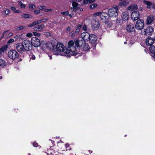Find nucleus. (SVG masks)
<instances>
[{
	"mask_svg": "<svg viewBox=\"0 0 155 155\" xmlns=\"http://www.w3.org/2000/svg\"><path fill=\"white\" fill-rule=\"evenodd\" d=\"M140 14L139 12H134L131 14V18L133 20H137L140 18Z\"/></svg>",
	"mask_w": 155,
	"mask_h": 155,
	"instance_id": "nucleus-11",
	"label": "nucleus"
},
{
	"mask_svg": "<svg viewBox=\"0 0 155 155\" xmlns=\"http://www.w3.org/2000/svg\"><path fill=\"white\" fill-rule=\"evenodd\" d=\"M2 76H0V79H2Z\"/></svg>",
	"mask_w": 155,
	"mask_h": 155,
	"instance_id": "nucleus-64",
	"label": "nucleus"
},
{
	"mask_svg": "<svg viewBox=\"0 0 155 155\" xmlns=\"http://www.w3.org/2000/svg\"><path fill=\"white\" fill-rule=\"evenodd\" d=\"M154 40L153 38L149 37L146 39V43L147 45L151 46L153 44H154Z\"/></svg>",
	"mask_w": 155,
	"mask_h": 155,
	"instance_id": "nucleus-14",
	"label": "nucleus"
},
{
	"mask_svg": "<svg viewBox=\"0 0 155 155\" xmlns=\"http://www.w3.org/2000/svg\"><path fill=\"white\" fill-rule=\"evenodd\" d=\"M87 26L85 25H84L82 27V29L84 31H86L87 29Z\"/></svg>",
	"mask_w": 155,
	"mask_h": 155,
	"instance_id": "nucleus-42",
	"label": "nucleus"
},
{
	"mask_svg": "<svg viewBox=\"0 0 155 155\" xmlns=\"http://www.w3.org/2000/svg\"><path fill=\"white\" fill-rule=\"evenodd\" d=\"M144 26V21L143 20H138L135 25V27L137 29L140 30L143 28Z\"/></svg>",
	"mask_w": 155,
	"mask_h": 155,
	"instance_id": "nucleus-8",
	"label": "nucleus"
},
{
	"mask_svg": "<svg viewBox=\"0 0 155 155\" xmlns=\"http://www.w3.org/2000/svg\"><path fill=\"white\" fill-rule=\"evenodd\" d=\"M124 44H127V42L126 41H125L124 42Z\"/></svg>",
	"mask_w": 155,
	"mask_h": 155,
	"instance_id": "nucleus-63",
	"label": "nucleus"
},
{
	"mask_svg": "<svg viewBox=\"0 0 155 155\" xmlns=\"http://www.w3.org/2000/svg\"><path fill=\"white\" fill-rule=\"evenodd\" d=\"M2 52L0 50V57L1 56V55H2Z\"/></svg>",
	"mask_w": 155,
	"mask_h": 155,
	"instance_id": "nucleus-62",
	"label": "nucleus"
},
{
	"mask_svg": "<svg viewBox=\"0 0 155 155\" xmlns=\"http://www.w3.org/2000/svg\"><path fill=\"white\" fill-rule=\"evenodd\" d=\"M51 11V9H46L45 10V11L47 12Z\"/></svg>",
	"mask_w": 155,
	"mask_h": 155,
	"instance_id": "nucleus-54",
	"label": "nucleus"
},
{
	"mask_svg": "<svg viewBox=\"0 0 155 155\" xmlns=\"http://www.w3.org/2000/svg\"><path fill=\"white\" fill-rule=\"evenodd\" d=\"M153 21V17L152 16H149L147 19V23L148 24H151Z\"/></svg>",
	"mask_w": 155,
	"mask_h": 155,
	"instance_id": "nucleus-22",
	"label": "nucleus"
},
{
	"mask_svg": "<svg viewBox=\"0 0 155 155\" xmlns=\"http://www.w3.org/2000/svg\"><path fill=\"white\" fill-rule=\"evenodd\" d=\"M25 26H21L20 27H17L16 28V29L17 30H20L22 29L25 28Z\"/></svg>",
	"mask_w": 155,
	"mask_h": 155,
	"instance_id": "nucleus-38",
	"label": "nucleus"
},
{
	"mask_svg": "<svg viewBox=\"0 0 155 155\" xmlns=\"http://www.w3.org/2000/svg\"><path fill=\"white\" fill-rule=\"evenodd\" d=\"M122 20L124 21H127L129 18V15L127 12H123L121 15Z\"/></svg>",
	"mask_w": 155,
	"mask_h": 155,
	"instance_id": "nucleus-15",
	"label": "nucleus"
},
{
	"mask_svg": "<svg viewBox=\"0 0 155 155\" xmlns=\"http://www.w3.org/2000/svg\"><path fill=\"white\" fill-rule=\"evenodd\" d=\"M97 4L96 3L90 5V7L91 9H94L97 7Z\"/></svg>",
	"mask_w": 155,
	"mask_h": 155,
	"instance_id": "nucleus-36",
	"label": "nucleus"
},
{
	"mask_svg": "<svg viewBox=\"0 0 155 155\" xmlns=\"http://www.w3.org/2000/svg\"><path fill=\"white\" fill-rule=\"evenodd\" d=\"M130 0H124L123 2L119 3V5L120 6H124L127 5L129 3Z\"/></svg>",
	"mask_w": 155,
	"mask_h": 155,
	"instance_id": "nucleus-20",
	"label": "nucleus"
},
{
	"mask_svg": "<svg viewBox=\"0 0 155 155\" xmlns=\"http://www.w3.org/2000/svg\"><path fill=\"white\" fill-rule=\"evenodd\" d=\"M95 0H89V2L90 3H92L94 2Z\"/></svg>",
	"mask_w": 155,
	"mask_h": 155,
	"instance_id": "nucleus-56",
	"label": "nucleus"
},
{
	"mask_svg": "<svg viewBox=\"0 0 155 155\" xmlns=\"http://www.w3.org/2000/svg\"><path fill=\"white\" fill-rule=\"evenodd\" d=\"M153 28L151 27H148L144 31V34L147 35H151L153 32Z\"/></svg>",
	"mask_w": 155,
	"mask_h": 155,
	"instance_id": "nucleus-10",
	"label": "nucleus"
},
{
	"mask_svg": "<svg viewBox=\"0 0 155 155\" xmlns=\"http://www.w3.org/2000/svg\"><path fill=\"white\" fill-rule=\"evenodd\" d=\"M88 39L91 43L95 44L97 41V37L95 35L91 34Z\"/></svg>",
	"mask_w": 155,
	"mask_h": 155,
	"instance_id": "nucleus-12",
	"label": "nucleus"
},
{
	"mask_svg": "<svg viewBox=\"0 0 155 155\" xmlns=\"http://www.w3.org/2000/svg\"><path fill=\"white\" fill-rule=\"evenodd\" d=\"M49 56V58H50V59H52V57H51V56Z\"/></svg>",
	"mask_w": 155,
	"mask_h": 155,
	"instance_id": "nucleus-60",
	"label": "nucleus"
},
{
	"mask_svg": "<svg viewBox=\"0 0 155 155\" xmlns=\"http://www.w3.org/2000/svg\"><path fill=\"white\" fill-rule=\"evenodd\" d=\"M126 30L128 32H131L135 31L134 27V25L130 23L127 25Z\"/></svg>",
	"mask_w": 155,
	"mask_h": 155,
	"instance_id": "nucleus-13",
	"label": "nucleus"
},
{
	"mask_svg": "<svg viewBox=\"0 0 155 155\" xmlns=\"http://www.w3.org/2000/svg\"><path fill=\"white\" fill-rule=\"evenodd\" d=\"M30 43L31 46L32 45L35 47L39 46L40 44V40L36 37L32 38L31 40V42H30Z\"/></svg>",
	"mask_w": 155,
	"mask_h": 155,
	"instance_id": "nucleus-6",
	"label": "nucleus"
},
{
	"mask_svg": "<svg viewBox=\"0 0 155 155\" xmlns=\"http://www.w3.org/2000/svg\"><path fill=\"white\" fill-rule=\"evenodd\" d=\"M74 45L78 48L79 51L75 55L77 54L80 52V48L82 47L83 49L85 51H88L90 48V46L88 44L85 43L84 40L81 39L79 41H76L74 43Z\"/></svg>",
	"mask_w": 155,
	"mask_h": 155,
	"instance_id": "nucleus-3",
	"label": "nucleus"
},
{
	"mask_svg": "<svg viewBox=\"0 0 155 155\" xmlns=\"http://www.w3.org/2000/svg\"><path fill=\"white\" fill-rule=\"evenodd\" d=\"M8 47L7 45H5L3 46L2 48H0V50L2 52L6 50Z\"/></svg>",
	"mask_w": 155,
	"mask_h": 155,
	"instance_id": "nucleus-26",
	"label": "nucleus"
},
{
	"mask_svg": "<svg viewBox=\"0 0 155 155\" xmlns=\"http://www.w3.org/2000/svg\"><path fill=\"white\" fill-rule=\"evenodd\" d=\"M37 23L38 24H39L42 22V20H38L37 21H36Z\"/></svg>",
	"mask_w": 155,
	"mask_h": 155,
	"instance_id": "nucleus-47",
	"label": "nucleus"
},
{
	"mask_svg": "<svg viewBox=\"0 0 155 155\" xmlns=\"http://www.w3.org/2000/svg\"><path fill=\"white\" fill-rule=\"evenodd\" d=\"M11 9L12 10H14V11L16 10V8L14 7H12L11 8Z\"/></svg>",
	"mask_w": 155,
	"mask_h": 155,
	"instance_id": "nucleus-53",
	"label": "nucleus"
},
{
	"mask_svg": "<svg viewBox=\"0 0 155 155\" xmlns=\"http://www.w3.org/2000/svg\"><path fill=\"white\" fill-rule=\"evenodd\" d=\"M22 17L25 18H31L32 16L28 14H24L22 15Z\"/></svg>",
	"mask_w": 155,
	"mask_h": 155,
	"instance_id": "nucleus-29",
	"label": "nucleus"
},
{
	"mask_svg": "<svg viewBox=\"0 0 155 155\" xmlns=\"http://www.w3.org/2000/svg\"><path fill=\"white\" fill-rule=\"evenodd\" d=\"M14 38L15 41H17L18 38L21 39V37L19 35L17 34L14 36Z\"/></svg>",
	"mask_w": 155,
	"mask_h": 155,
	"instance_id": "nucleus-34",
	"label": "nucleus"
},
{
	"mask_svg": "<svg viewBox=\"0 0 155 155\" xmlns=\"http://www.w3.org/2000/svg\"><path fill=\"white\" fill-rule=\"evenodd\" d=\"M14 12L15 13H21V11L20 10H15Z\"/></svg>",
	"mask_w": 155,
	"mask_h": 155,
	"instance_id": "nucleus-48",
	"label": "nucleus"
},
{
	"mask_svg": "<svg viewBox=\"0 0 155 155\" xmlns=\"http://www.w3.org/2000/svg\"><path fill=\"white\" fill-rule=\"evenodd\" d=\"M74 44V42L73 40L70 41L68 43L67 48L64 49L63 44L59 42L57 43L56 46L52 44L51 49L54 54L56 55H64L65 53L76 54L79 51V50Z\"/></svg>",
	"mask_w": 155,
	"mask_h": 155,
	"instance_id": "nucleus-1",
	"label": "nucleus"
},
{
	"mask_svg": "<svg viewBox=\"0 0 155 155\" xmlns=\"http://www.w3.org/2000/svg\"><path fill=\"white\" fill-rule=\"evenodd\" d=\"M41 49L42 50L44 51L48 49L49 50L51 49L52 43L50 42H48L46 43L44 41H41L40 44Z\"/></svg>",
	"mask_w": 155,
	"mask_h": 155,
	"instance_id": "nucleus-5",
	"label": "nucleus"
},
{
	"mask_svg": "<svg viewBox=\"0 0 155 155\" xmlns=\"http://www.w3.org/2000/svg\"><path fill=\"white\" fill-rule=\"evenodd\" d=\"M5 34H8V36H11L13 35L12 33L9 32L8 31H5L3 33L4 35Z\"/></svg>",
	"mask_w": 155,
	"mask_h": 155,
	"instance_id": "nucleus-28",
	"label": "nucleus"
},
{
	"mask_svg": "<svg viewBox=\"0 0 155 155\" xmlns=\"http://www.w3.org/2000/svg\"><path fill=\"white\" fill-rule=\"evenodd\" d=\"M34 12L35 14H38L40 12V11L39 10H37L34 11Z\"/></svg>",
	"mask_w": 155,
	"mask_h": 155,
	"instance_id": "nucleus-46",
	"label": "nucleus"
},
{
	"mask_svg": "<svg viewBox=\"0 0 155 155\" xmlns=\"http://www.w3.org/2000/svg\"><path fill=\"white\" fill-rule=\"evenodd\" d=\"M37 25L36 21H34L32 24H30L28 26V27H32Z\"/></svg>",
	"mask_w": 155,
	"mask_h": 155,
	"instance_id": "nucleus-32",
	"label": "nucleus"
},
{
	"mask_svg": "<svg viewBox=\"0 0 155 155\" xmlns=\"http://www.w3.org/2000/svg\"><path fill=\"white\" fill-rule=\"evenodd\" d=\"M78 2H80L82 1V0H76Z\"/></svg>",
	"mask_w": 155,
	"mask_h": 155,
	"instance_id": "nucleus-59",
	"label": "nucleus"
},
{
	"mask_svg": "<svg viewBox=\"0 0 155 155\" xmlns=\"http://www.w3.org/2000/svg\"><path fill=\"white\" fill-rule=\"evenodd\" d=\"M150 55L155 59V52L154 53L150 54Z\"/></svg>",
	"mask_w": 155,
	"mask_h": 155,
	"instance_id": "nucleus-49",
	"label": "nucleus"
},
{
	"mask_svg": "<svg viewBox=\"0 0 155 155\" xmlns=\"http://www.w3.org/2000/svg\"><path fill=\"white\" fill-rule=\"evenodd\" d=\"M45 28V25L43 24L39 25L33 28L34 30L36 31H41Z\"/></svg>",
	"mask_w": 155,
	"mask_h": 155,
	"instance_id": "nucleus-17",
	"label": "nucleus"
},
{
	"mask_svg": "<svg viewBox=\"0 0 155 155\" xmlns=\"http://www.w3.org/2000/svg\"><path fill=\"white\" fill-rule=\"evenodd\" d=\"M71 29V28L70 26L68 27L66 29V31H69Z\"/></svg>",
	"mask_w": 155,
	"mask_h": 155,
	"instance_id": "nucleus-51",
	"label": "nucleus"
},
{
	"mask_svg": "<svg viewBox=\"0 0 155 155\" xmlns=\"http://www.w3.org/2000/svg\"><path fill=\"white\" fill-rule=\"evenodd\" d=\"M33 35V34L31 33H29L26 34V36L28 38L31 37Z\"/></svg>",
	"mask_w": 155,
	"mask_h": 155,
	"instance_id": "nucleus-41",
	"label": "nucleus"
},
{
	"mask_svg": "<svg viewBox=\"0 0 155 155\" xmlns=\"http://www.w3.org/2000/svg\"><path fill=\"white\" fill-rule=\"evenodd\" d=\"M29 56L30 58L29 61L31 60H34L35 59V56L31 53H30L29 54Z\"/></svg>",
	"mask_w": 155,
	"mask_h": 155,
	"instance_id": "nucleus-24",
	"label": "nucleus"
},
{
	"mask_svg": "<svg viewBox=\"0 0 155 155\" xmlns=\"http://www.w3.org/2000/svg\"><path fill=\"white\" fill-rule=\"evenodd\" d=\"M118 11V8L117 6H115L114 7L109 8L108 10V15L111 18H116L118 16L117 11Z\"/></svg>",
	"mask_w": 155,
	"mask_h": 155,
	"instance_id": "nucleus-4",
	"label": "nucleus"
},
{
	"mask_svg": "<svg viewBox=\"0 0 155 155\" xmlns=\"http://www.w3.org/2000/svg\"><path fill=\"white\" fill-rule=\"evenodd\" d=\"M144 2L146 5H147L148 6V7H147V8H150L149 6H150L151 5V3L150 2L147 1H144Z\"/></svg>",
	"mask_w": 155,
	"mask_h": 155,
	"instance_id": "nucleus-37",
	"label": "nucleus"
},
{
	"mask_svg": "<svg viewBox=\"0 0 155 155\" xmlns=\"http://www.w3.org/2000/svg\"><path fill=\"white\" fill-rule=\"evenodd\" d=\"M61 14L64 15H67L69 14V12L68 11H66L65 12H61Z\"/></svg>",
	"mask_w": 155,
	"mask_h": 155,
	"instance_id": "nucleus-40",
	"label": "nucleus"
},
{
	"mask_svg": "<svg viewBox=\"0 0 155 155\" xmlns=\"http://www.w3.org/2000/svg\"><path fill=\"white\" fill-rule=\"evenodd\" d=\"M91 27L94 29H97L100 26V24L98 21L95 20H92L91 23Z\"/></svg>",
	"mask_w": 155,
	"mask_h": 155,
	"instance_id": "nucleus-9",
	"label": "nucleus"
},
{
	"mask_svg": "<svg viewBox=\"0 0 155 155\" xmlns=\"http://www.w3.org/2000/svg\"><path fill=\"white\" fill-rule=\"evenodd\" d=\"M65 146L66 148H68L69 147V145L68 144H66L65 145Z\"/></svg>",
	"mask_w": 155,
	"mask_h": 155,
	"instance_id": "nucleus-55",
	"label": "nucleus"
},
{
	"mask_svg": "<svg viewBox=\"0 0 155 155\" xmlns=\"http://www.w3.org/2000/svg\"><path fill=\"white\" fill-rule=\"evenodd\" d=\"M41 20L42 22H45L47 21L48 20V19L47 18H44Z\"/></svg>",
	"mask_w": 155,
	"mask_h": 155,
	"instance_id": "nucleus-52",
	"label": "nucleus"
},
{
	"mask_svg": "<svg viewBox=\"0 0 155 155\" xmlns=\"http://www.w3.org/2000/svg\"><path fill=\"white\" fill-rule=\"evenodd\" d=\"M150 54L155 52V46L154 45H152L150 48Z\"/></svg>",
	"mask_w": 155,
	"mask_h": 155,
	"instance_id": "nucleus-23",
	"label": "nucleus"
},
{
	"mask_svg": "<svg viewBox=\"0 0 155 155\" xmlns=\"http://www.w3.org/2000/svg\"><path fill=\"white\" fill-rule=\"evenodd\" d=\"M18 4L20 5V7L21 8H25L26 7L25 4H23L22 1H18Z\"/></svg>",
	"mask_w": 155,
	"mask_h": 155,
	"instance_id": "nucleus-25",
	"label": "nucleus"
},
{
	"mask_svg": "<svg viewBox=\"0 0 155 155\" xmlns=\"http://www.w3.org/2000/svg\"><path fill=\"white\" fill-rule=\"evenodd\" d=\"M101 13V12H96L93 14V16L94 17H100Z\"/></svg>",
	"mask_w": 155,
	"mask_h": 155,
	"instance_id": "nucleus-31",
	"label": "nucleus"
},
{
	"mask_svg": "<svg viewBox=\"0 0 155 155\" xmlns=\"http://www.w3.org/2000/svg\"><path fill=\"white\" fill-rule=\"evenodd\" d=\"M14 41V40L13 38H11L9 39L7 42V44L8 45L10 44L11 43H13Z\"/></svg>",
	"mask_w": 155,
	"mask_h": 155,
	"instance_id": "nucleus-35",
	"label": "nucleus"
},
{
	"mask_svg": "<svg viewBox=\"0 0 155 155\" xmlns=\"http://www.w3.org/2000/svg\"><path fill=\"white\" fill-rule=\"evenodd\" d=\"M6 63L5 61L4 60L0 58V67L4 68L6 66Z\"/></svg>",
	"mask_w": 155,
	"mask_h": 155,
	"instance_id": "nucleus-21",
	"label": "nucleus"
},
{
	"mask_svg": "<svg viewBox=\"0 0 155 155\" xmlns=\"http://www.w3.org/2000/svg\"><path fill=\"white\" fill-rule=\"evenodd\" d=\"M15 47L18 51L21 53L28 51L31 48L30 41L28 40H25L22 43H17Z\"/></svg>",
	"mask_w": 155,
	"mask_h": 155,
	"instance_id": "nucleus-2",
	"label": "nucleus"
},
{
	"mask_svg": "<svg viewBox=\"0 0 155 155\" xmlns=\"http://www.w3.org/2000/svg\"><path fill=\"white\" fill-rule=\"evenodd\" d=\"M69 35L71 36H72L73 35V33L72 32H71L69 33Z\"/></svg>",
	"mask_w": 155,
	"mask_h": 155,
	"instance_id": "nucleus-57",
	"label": "nucleus"
},
{
	"mask_svg": "<svg viewBox=\"0 0 155 155\" xmlns=\"http://www.w3.org/2000/svg\"><path fill=\"white\" fill-rule=\"evenodd\" d=\"M84 0V1H83L84 3L85 4H87L89 2V0Z\"/></svg>",
	"mask_w": 155,
	"mask_h": 155,
	"instance_id": "nucleus-50",
	"label": "nucleus"
},
{
	"mask_svg": "<svg viewBox=\"0 0 155 155\" xmlns=\"http://www.w3.org/2000/svg\"><path fill=\"white\" fill-rule=\"evenodd\" d=\"M72 6L75 9H78V4L76 2H73L72 4Z\"/></svg>",
	"mask_w": 155,
	"mask_h": 155,
	"instance_id": "nucleus-30",
	"label": "nucleus"
},
{
	"mask_svg": "<svg viewBox=\"0 0 155 155\" xmlns=\"http://www.w3.org/2000/svg\"><path fill=\"white\" fill-rule=\"evenodd\" d=\"M33 34L34 36H37L38 37H39L41 35L40 33L36 32H33Z\"/></svg>",
	"mask_w": 155,
	"mask_h": 155,
	"instance_id": "nucleus-39",
	"label": "nucleus"
},
{
	"mask_svg": "<svg viewBox=\"0 0 155 155\" xmlns=\"http://www.w3.org/2000/svg\"><path fill=\"white\" fill-rule=\"evenodd\" d=\"M82 25H78L77 26V28L75 31V32L78 33L80 31V29L81 28Z\"/></svg>",
	"mask_w": 155,
	"mask_h": 155,
	"instance_id": "nucleus-27",
	"label": "nucleus"
},
{
	"mask_svg": "<svg viewBox=\"0 0 155 155\" xmlns=\"http://www.w3.org/2000/svg\"><path fill=\"white\" fill-rule=\"evenodd\" d=\"M8 57L11 59H15L18 56V54L15 50H12L8 53Z\"/></svg>",
	"mask_w": 155,
	"mask_h": 155,
	"instance_id": "nucleus-7",
	"label": "nucleus"
},
{
	"mask_svg": "<svg viewBox=\"0 0 155 155\" xmlns=\"http://www.w3.org/2000/svg\"><path fill=\"white\" fill-rule=\"evenodd\" d=\"M33 146L35 147H37L38 146V144L37 143H34L33 144Z\"/></svg>",
	"mask_w": 155,
	"mask_h": 155,
	"instance_id": "nucleus-45",
	"label": "nucleus"
},
{
	"mask_svg": "<svg viewBox=\"0 0 155 155\" xmlns=\"http://www.w3.org/2000/svg\"><path fill=\"white\" fill-rule=\"evenodd\" d=\"M90 36V35L87 32H84L82 33L81 35V36L83 39V40L85 39L87 40L89 38Z\"/></svg>",
	"mask_w": 155,
	"mask_h": 155,
	"instance_id": "nucleus-16",
	"label": "nucleus"
},
{
	"mask_svg": "<svg viewBox=\"0 0 155 155\" xmlns=\"http://www.w3.org/2000/svg\"><path fill=\"white\" fill-rule=\"evenodd\" d=\"M45 6H39V8L41 10H43L45 8Z\"/></svg>",
	"mask_w": 155,
	"mask_h": 155,
	"instance_id": "nucleus-44",
	"label": "nucleus"
},
{
	"mask_svg": "<svg viewBox=\"0 0 155 155\" xmlns=\"http://www.w3.org/2000/svg\"><path fill=\"white\" fill-rule=\"evenodd\" d=\"M35 6L33 4H30L29 6V7L30 8L34 9L35 8Z\"/></svg>",
	"mask_w": 155,
	"mask_h": 155,
	"instance_id": "nucleus-33",
	"label": "nucleus"
},
{
	"mask_svg": "<svg viewBox=\"0 0 155 155\" xmlns=\"http://www.w3.org/2000/svg\"><path fill=\"white\" fill-rule=\"evenodd\" d=\"M137 8V5L136 4H131L127 8V10L133 11L134 10H136Z\"/></svg>",
	"mask_w": 155,
	"mask_h": 155,
	"instance_id": "nucleus-19",
	"label": "nucleus"
},
{
	"mask_svg": "<svg viewBox=\"0 0 155 155\" xmlns=\"http://www.w3.org/2000/svg\"><path fill=\"white\" fill-rule=\"evenodd\" d=\"M69 16L71 17L72 16V15H71V14H70L69 15Z\"/></svg>",
	"mask_w": 155,
	"mask_h": 155,
	"instance_id": "nucleus-61",
	"label": "nucleus"
},
{
	"mask_svg": "<svg viewBox=\"0 0 155 155\" xmlns=\"http://www.w3.org/2000/svg\"><path fill=\"white\" fill-rule=\"evenodd\" d=\"M4 12L6 15H8L9 14L10 11L8 9H6L5 11H4Z\"/></svg>",
	"mask_w": 155,
	"mask_h": 155,
	"instance_id": "nucleus-43",
	"label": "nucleus"
},
{
	"mask_svg": "<svg viewBox=\"0 0 155 155\" xmlns=\"http://www.w3.org/2000/svg\"><path fill=\"white\" fill-rule=\"evenodd\" d=\"M107 14L105 13L101 12L100 15V18L101 20H103L104 22H106L107 21Z\"/></svg>",
	"mask_w": 155,
	"mask_h": 155,
	"instance_id": "nucleus-18",
	"label": "nucleus"
},
{
	"mask_svg": "<svg viewBox=\"0 0 155 155\" xmlns=\"http://www.w3.org/2000/svg\"><path fill=\"white\" fill-rule=\"evenodd\" d=\"M88 151H89V153H92V151H91V150H89Z\"/></svg>",
	"mask_w": 155,
	"mask_h": 155,
	"instance_id": "nucleus-58",
	"label": "nucleus"
}]
</instances>
